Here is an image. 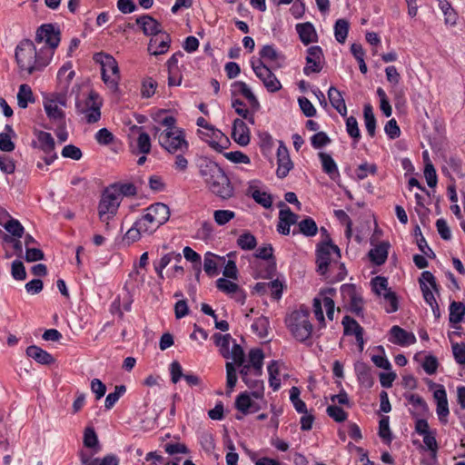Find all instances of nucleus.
<instances>
[{"mask_svg":"<svg viewBox=\"0 0 465 465\" xmlns=\"http://www.w3.org/2000/svg\"><path fill=\"white\" fill-rule=\"evenodd\" d=\"M200 175L208 189L223 200H228L234 195V187L224 171L213 161L201 160L199 163Z\"/></svg>","mask_w":465,"mask_h":465,"instance_id":"obj_1","label":"nucleus"},{"mask_svg":"<svg viewBox=\"0 0 465 465\" xmlns=\"http://www.w3.org/2000/svg\"><path fill=\"white\" fill-rule=\"evenodd\" d=\"M286 326L292 337L299 342L312 345L313 325L310 322V311L304 305L292 312L285 319Z\"/></svg>","mask_w":465,"mask_h":465,"instance_id":"obj_2","label":"nucleus"},{"mask_svg":"<svg viewBox=\"0 0 465 465\" xmlns=\"http://www.w3.org/2000/svg\"><path fill=\"white\" fill-rule=\"evenodd\" d=\"M15 59L21 70L33 74L42 70L48 62L37 55L35 46L31 40L25 39L20 42L15 50Z\"/></svg>","mask_w":465,"mask_h":465,"instance_id":"obj_3","label":"nucleus"},{"mask_svg":"<svg viewBox=\"0 0 465 465\" xmlns=\"http://www.w3.org/2000/svg\"><path fill=\"white\" fill-rule=\"evenodd\" d=\"M170 217L169 207L163 203H156L149 206L144 214L139 218L138 225L147 232L150 235L154 232L161 225L165 223Z\"/></svg>","mask_w":465,"mask_h":465,"instance_id":"obj_4","label":"nucleus"},{"mask_svg":"<svg viewBox=\"0 0 465 465\" xmlns=\"http://www.w3.org/2000/svg\"><path fill=\"white\" fill-rule=\"evenodd\" d=\"M159 144L170 153H185L189 150V143L185 139L183 129L163 130L158 135Z\"/></svg>","mask_w":465,"mask_h":465,"instance_id":"obj_5","label":"nucleus"},{"mask_svg":"<svg viewBox=\"0 0 465 465\" xmlns=\"http://www.w3.org/2000/svg\"><path fill=\"white\" fill-rule=\"evenodd\" d=\"M121 203L120 193L114 187L109 186L103 192L98 204V215L101 222L108 221L114 217Z\"/></svg>","mask_w":465,"mask_h":465,"instance_id":"obj_6","label":"nucleus"},{"mask_svg":"<svg viewBox=\"0 0 465 465\" xmlns=\"http://www.w3.org/2000/svg\"><path fill=\"white\" fill-rule=\"evenodd\" d=\"M341 257L340 249L337 245L333 244L331 240L321 243L317 249V272L324 275L329 265L333 262H336Z\"/></svg>","mask_w":465,"mask_h":465,"instance_id":"obj_7","label":"nucleus"},{"mask_svg":"<svg viewBox=\"0 0 465 465\" xmlns=\"http://www.w3.org/2000/svg\"><path fill=\"white\" fill-rule=\"evenodd\" d=\"M419 282L425 302L431 307L434 316L436 318H440V307L432 291L430 290L431 287L435 292H439V288L434 275L429 271H424L419 279Z\"/></svg>","mask_w":465,"mask_h":465,"instance_id":"obj_8","label":"nucleus"},{"mask_svg":"<svg viewBox=\"0 0 465 465\" xmlns=\"http://www.w3.org/2000/svg\"><path fill=\"white\" fill-rule=\"evenodd\" d=\"M102 64V79L112 90L116 91L120 81V71L116 60L110 54H104Z\"/></svg>","mask_w":465,"mask_h":465,"instance_id":"obj_9","label":"nucleus"},{"mask_svg":"<svg viewBox=\"0 0 465 465\" xmlns=\"http://www.w3.org/2000/svg\"><path fill=\"white\" fill-rule=\"evenodd\" d=\"M102 102L98 94L94 91L89 93L85 100L84 106H81L80 102H76V109L78 113L84 114L88 124H94L99 121L101 117L100 108Z\"/></svg>","mask_w":465,"mask_h":465,"instance_id":"obj_10","label":"nucleus"},{"mask_svg":"<svg viewBox=\"0 0 465 465\" xmlns=\"http://www.w3.org/2000/svg\"><path fill=\"white\" fill-rule=\"evenodd\" d=\"M199 137L206 142L213 150L221 153L223 149H226L230 143L227 136L212 125L206 131L198 130Z\"/></svg>","mask_w":465,"mask_h":465,"instance_id":"obj_11","label":"nucleus"},{"mask_svg":"<svg viewBox=\"0 0 465 465\" xmlns=\"http://www.w3.org/2000/svg\"><path fill=\"white\" fill-rule=\"evenodd\" d=\"M60 40V31L51 24L43 25L36 31L35 41L45 42L51 49L56 48Z\"/></svg>","mask_w":465,"mask_h":465,"instance_id":"obj_12","label":"nucleus"},{"mask_svg":"<svg viewBox=\"0 0 465 465\" xmlns=\"http://www.w3.org/2000/svg\"><path fill=\"white\" fill-rule=\"evenodd\" d=\"M307 53V64L303 68L304 74L309 75L311 73H320L322 69V60L323 57L322 48L318 45H313L308 48Z\"/></svg>","mask_w":465,"mask_h":465,"instance_id":"obj_13","label":"nucleus"},{"mask_svg":"<svg viewBox=\"0 0 465 465\" xmlns=\"http://www.w3.org/2000/svg\"><path fill=\"white\" fill-rule=\"evenodd\" d=\"M277 163L276 174L281 179L285 178L293 168V163L291 160L289 151L282 142H280L277 149Z\"/></svg>","mask_w":465,"mask_h":465,"instance_id":"obj_14","label":"nucleus"},{"mask_svg":"<svg viewBox=\"0 0 465 465\" xmlns=\"http://www.w3.org/2000/svg\"><path fill=\"white\" fill-rule=\"evenodd\" d=\"M341 292L344 297H349L351 312L357 316L362 315L363 300L361 296L357 293L355 285L343 284L341 287Z\"/></svg>","mask_w":465,"mask_h":465,"instance_id":"obj_15","label":"nucleus"},{"mask_svg":"<svg viewBox=\"0 0 465 465\" xmlns=\"http://www.w3.org/2000/svg\"><path fill=\"white\" fill-rule=\"evenodd\" d=\"M170 35L167 33L163 32L157 35L152 36L148 44V52L152 55L165 54L170 47Z\"/></svg>","mask_w":465,"mask_h":465,"instance_id":"obj_16","label":"nucleus"},{"mask_svg":"<svg viewBox=\"0 0 465 465\" xmlns=\"http://www.w3.org/2000/svg\"><path fill=\"white\" fill-rule=\"evenodd\" d=\"M341 323L344 329L345 335H354L356 341L361 351L363 350V328L351 316L346 315L343 317Z\"/></svg>","mask_w":465,"mask_h":465,"instance_id":"obj_17","label":"nucleus"},{"mask_svg":"<svg viewBox=\"0 0 465 465\" xmlns=\"http://www.w3.org/2000/svg\"><path fill=\"white\" fill-rule=\"evenodd\" d=\"M434 391V399L437 402L436 412L439 420L441 423L446 424L448 422V416L450 414L447 393L442 385Z\"/></svg>","mask_w":465,"mask_h":465,"instance_id":"obj_18","label":"nucleus"},{"mask_svg":"<svg viewBox=\"0 0 465 465\" xmlns=\"http://www.w3.org/2000/svg\"><path fill=\"white\" fill-rule=\"evenodd\" d=\"M82 465H118L119 459L114 454H108L103 459L94 458V453H88L84 450L79 451Z\"/></svg>","mask_w":465,"mask_h":465,"instance_id":"obj_19","label":"nucleus"},{"mask_svg":"<svg viewBox=\"0 0 465 465\" xmlns=\"http://www.w3.org/2000/svg\"><path fill=\"white\" fill-rule=\"evenodd\" d=\"M232 95L235 96L240 94L244 96L248 100L252 112H257L260 109V103L258 99L244 82H234L232 84Z\"/></svg>","mask_w":465,"mask_h":465,"instance_id":"obj_20","label":"nucleus"},{"mask_svg":"<svg viewBox=\"0 0 465 465\" xmlns=\"http://www.w3.org/2000/svg\"><path fill=\"white\" fill-rule=\"evenodd\" d=\"M216 287L226 294L232 295V297L241 303L245 301V293L240 289L239 285L225 278H219L216 281Z\"/></svg>","mask_w":465,"mask_h":465,"instance_id":"obj_21","label":"nucleus"},{"mask_svg":"<svg viewBox=\"0 0 465 465\" xmlns=\"http://www.w3.org/2000/svg\"><path fill=\"white\" fill-rule=\"evenodd\" d=\"M232 137L241 146L250 143V130L242 119L237 118L233 121Z\"/></svg>","mask_w":465,"mask_h":465,"instance_id":"obj_22","label":"nucleus"},{"mask_svg":"<svg viewBox=\"0 0 465 465\" xmlns=\"http://www.w3.org/2000/svg\"><path fill=\"white\" fill-rule=\"evenodd\" d=\"M390 333L391 336L390 341L394 344L406 346L416 342V337L413 333L408 332L398 325L392 326Z\"/></svg>","mask_w":465,"mask_h":465,"instance_id":"obj_23","label":"nucleus"},{"mask_svg":"<svg viewBox=\"0 0 465 465\" xmlns=\"http://www.w3.org/2000/svg\"><path fill=\"white\" fill-rule=\"evenodd\" d=\"M44 108L50 121L56 124L57 127L65 125V114L61 106L53 104L52 101L45 99Z\"/></svg>","mask_w":465,"mask_h":465,"instance_id":"obj_24","label":"nucleus"},{"mask_svg":"<svg viewBox=\"0 0 465 465\" xmlns=\"http://www.w3.org/2000/svg\"><path fill=\"white\" fill-rule=\"evenodd\" d=\"M136 24L140 25L145 35L154 36L163 33L161 24L151 15H145L138 17Z\"/></svg>","mask_w":465,"mask_h":465,"instance_id":"obj_25","label":"nucleus"},{"mask_svg":"<svg viewBox=\"0 0 465 465\" xmlns=\"http://www.w3.org/2000/svg\"><path fill=\"white\" fill-rule=\"evenodd\" d=\"M235 407L242 414L254 413L258 411L260 405L252 400L248 392H242L235 400Z\"/></svg>","mask_w":465,"mask_h":465,"instance_id":"obj_26","label":"nucleus"},{"mask_svg":"<svg viewBox=\"0 0 465 465\" xmlns=\"http://www.w3.org/2000/svg\"><path fill=\"white\" fill-rule=\"evenodd\" d=\"M35 134L37 138V143H33L34 147H36L43 151L45 154L54 153L55 148V142L50 133L45 131H35Z\"/></svg>","mask_w":465,"mask_h":465,"instance_id":"obj_27","label":"nucleus"},{"mask_svg":"<svg viewBox=\"0 0 465 465\" xmlns=\"http://www.w3.org/2000/svg\"><path fill=\"white\" fill-rule=\"evenodd\" d=\"M25 353L29 358H32L42 365H51L55 361L53 355L36 345L28 346L25 350Z\"/></svg>","mask_w":465,"mask_h":465,"instance_id":"obj_28","label":"nucleus"},{"mask_svg":"<svg viewBox=\"0 0 465 465\" xmlns=\"http://www.w3.org/2000/svg\"><path fill=\"white\" fill-rule=\"evenodd\" d=\"M405 398L408 400L409 403L411 404L414 408L413 411H411V413L413 417H424L429 413V406L426 401L418 394H408L405 395Z\"/></svg>","mask_w":465,"mask_h":465,"instance_id":"obj_29","label":"nucleus"},{"mask_svg":"<svg viewBox=\"0 0 465 465\" xmlns=\"http://www.w3.org/2000/svg\"><path fill=\"white\" fill-rule=\"evenodd\" d=\"M297 33L299 34L301 41L304 45L317 41V34L314 26L310 22L298 24L296 25Z\"/></svg>","mask_w":465,"mask_h":465,"instance_id":"obj_30","label":"nucleus"},{"mask_svg":"<svg viewBox=\"0 0 465 465\" xmlns=\"http://www.w3.org/2000/svg\"><path fill=\"white\" fill-rule=\"evenodd\" d=\"M390 244L382 242L369 252L370 260L376 265L383 264L388 257Z\"/></svg>","mask_w":465,"mask_h":465,"instance_id":"obj_31","label":"nucleus"},{"mask_svg":"<svg viewBox=\"0 0 465 465\" xmlns=\"http://www.w3.org/2000/svg\"><path fill=\"white\" fill-rule=\"evenodd\" d=\"M84 445L85 448L89 449V450H86L88 453H94V455H95L100 451L101 445L99 444L98 437L94 428L87 427L84 430Z\"/></svg>","mask_w":465,"mask_h":465,"instance_id":"obj_32","label":"nucleus"},{"mask_svg":"<svg viewBox=\"0 0 465 465\" xmlns=\"http://www.w3.org/2000/svg\"><path fill=\"white\" fill-rule=\"evenodd\" d=\"M328 98L330 100L331 104L337 110V112L341 116H346L347 107L341 92L335 87L331 86L328 90Z\"/></svg>","mask_w":465,"mask_h":465,"instance_id":"obj_33","label":"nucleus"},{"mask_svg":"<svg viewBox=\"0 0 465 465\" xmlns=\"http://www.w3.org/2000/svg\"><path fill=\"white\" fill-rule=\"evenodd\" d=\"M263 359L264 354L262 349L254 348L249 351V364L252 367L255 376L262 374Z\"/></svg>","mask_w":465,"mask_h":465,"instance_id":"obj_34","label":"nucleus"},{"mask_svg":"<svg viewBox=\"0 0 465 465\" xmlns=\"http://www.w3.org/2000/svg\"><path fill=\"white\" fill-rule=\"evenodd\" d=\"M319 158L322 162V170L331 179H335L340 175L338 167L332 157L323 152L319 153Z\"/></svg>","mask_w":465,"mask_h":465,"instance_id":"obj_35","label":"nucleus"},{"mask_svg":"<svg viewBox=\"0 0 465 465\" xmlns=\"http://www.w3.org/2000/svg\"><path fill=\"white\" fill-rule=\"evenodd\" d=\"M298 226L299 230L297 232L295 230L292 231L293 235L297 233H302L307 237H312L317 234L318 226L315 221L311 217H307L299 222Z\"/></svg>","mask_w":465,"mask_h":465,"instance_id":"obj_36","label":"nucleus"},{"mask_svg":"<svg viewBox=\"0 0 465 465\" xmlns=\"http://www.w3.org/2000/svg\"><path fill=\"white\" fill-rule=\"evenodd\" d=\"M232 107L239 116L247 120L251 124H254V112H252V109H247L245 104L242 100L237 98L232 99Z\"/></svg>","mask_w":465,"mask_h":465,"instance_id":"obj_37","label":"nucleus"},{"mask_svg":"<svg viewBox=\"0 0 465 465\" xmlns=\"http://www.w3.org/2000/svg\"><path fill=\"white\" fill-rule=\"evenodd\" d=\"M363 117L365 122L366 130L371 137L375 135L376 119L373 114L372 106L370 104L364 105Z\"/></svg>","mask_w":465,"mask_h":465,"instance_id":"obj_38","label":"nucleus"},{"mask_svg":"<svg viewBox=\"0 0 465 465\" xmlns=\"http://www.w3.org/2000/svg\"><path fill=\"white\" fill-rule=\"evenodd\" d=\"M465 315V306L460 302H452L450 305L449 320L451 323H460Z\"/></svg>","mask_w":465,"mask_h":465,"instance_id":"obj_39","label":"nucleus"},{"mask_svg":"<svg viewBox=\"0 0 465 465\" xmlns=\"http://www.w3.org/2000/svg\"><path fill=\"white\" fill-rule=\"evenodd\" d=\"M18 105L25 109L27 107L28 103L34 102V94L31 87L28 84H21L17 94Z\"/></svg>","mask_w":465,"mask_h":465,"instance_id":"obj_40","label":"nucleus"},{"mask_svg":"<svg viewBox=\"0 0 465 465\" xmlns=\"http://www.w3.org/2000/svg\"><path fill=\"white\" fill-rule=\"evenodd\" d=\"M214 342L216 346L219 347L220 352L223 355V357L228 359L230 358V341L232 340V337L230 334H221V333H215L213 335Z\"/></svg>","mask_w":465,"mask_h":465,"instance_id":"obj_41","label":"nucleus"},{"mask_svg":"<svg viewBox=\"0 0 465 465\" xmlns=\"http://www.w3.org/2000/svg\"><path fill=\"white\" fill-rule=\"evenodd\" d=\"M349 32V23L345 19H338L334 25V35L336 40L343 44Z\"/></svg>","mask_w":465,"mask_h":465,"instance_id":"obj_42","label":"nucleus"},{"mask_svg":"<svg viewBox=\"0 0 465 465\" xmlns=\"http://www.w3.org/2000/svg\"><path fill=\"white\" fill-rule=\"evenodd\" d=\"M144 234H147V232L140 228L138 221L136 220L134 225L124 234V241L130 244L140 240Z\"/></svg>","mask_w":465,"mask_h":465,"instance_id":"obj_43","label":"nucleus"},{"mask_svg":"<svg viewBox=\"0 0 465 465\" xmlns=\"http://www.w3.org/2000/svg\"><path fill=\"white\" fill-rule=\"evenodd\" d=\"M439 5H440V8L441 9L443 15H445V24L450 25H456L458 15L456 14V12L454 11V9L450 5V3H448L445 0H443V1L440 0L439 3Z\"/></svg>","mask_w":465,"mask_h":465,"instance_id":"obj_44","label":"nucleus"},{"mask_svg":"<svg viewBox=\"0 0 465 465\" xmlns=\"http://www.w3.org/2000/svg\"><path fill=\"white\" fill-rule=\"evenodd\" d=\"M126 391V387L124 385H117L114 388V391L109 393L104 401V407L107 410L112 409L114 404L118 401L120 397Z\"/></svg>","mask_w":465,"mask_h":465,"instance_id":"obj_45","label":"nucleus"},{"mask_svg":"<svg viewBox=\"0 0 465 465\" xmlns=\"http://www.w3.org/2000/svg\"><path fill=\"white\" fill-rule=\"evenodd\" d=\"M389 420V416H383L379 422V436L388 444L392 440Z\"/></svg>","mask_w":465,"mask_h":465,"instance_id":"obj_46","label":"nucleus"},{"mask_svg":"<svg viewBox=\"0 0 465 465\" xmlns=\"http://www.w3.org/2000/svg\"><path fill=\"white\" fill-rule=\"evenodd\" d=\"M237 244L242 250L251 251L256 247L257 242L252 233L245 232L237 239Z\"/></svg>","mask_w":465,"mask_h":465,"instance_id":"obj_47","label":"nucleus"},{"mask_svg":"<svg viewBox=\"0 0 465 465\" xmlns=\"http://www.w3.org/2000/svg\"><path fill=\"white\" fill-rule=\"evenodd\" d=\"M372 291L378 295L382 296L384 292H390L388 280L383 276H376L371 280Z\"/></svg>","mask_w":465,"mask_h":465,"instance_id":"obj_48","label":"nucleus"},{"mask_svg":"<svg viewBox=\"0 0 465 465\" xmlns=\"http://www.w3.org/2000/svg\"><path fill=\"white\" fill-rule=\"evenodd\" d=\"M183 256L184 258L194 263V269L196 270V277L199 278L201 273V256L196 252H194L191 247H184L183 249Z\"/></svg>","mask_w":465,"mask_h":465,"instance_id":"obj_49","label":"nucleus"},{"mask_svg":"<svg viewBox=\"0 0 465 465\" xmlns=\"http://www.w3.org/2000/svg\"><path fill=\"white\" fill-rule=\"evenodd\" d=\"M251 64L256 76L263 83L265 78H267L272 73L271 69H269L262 60H252Z\"/></svg>","mask_w":465,"mask_h":465,"instance_id":"obj_50","label":"nucleus"},{"mask_svg":"<svg viewBox=\"0 0 465 465\" xmlns=\"http://www.w3.org/2000/svg\"><path fill=\"white\" fill-rule=\"evenodd\" d=\"M216 256L212 252H207L204 256L203 270L211 277L218 273V265L214 258Z\"/></svg>","mask_w":465,"mask_h":465,"instance_id":"obj_51","label":"nucleus"},{"mask_svg":"<svg viewBox=\"0 0 465 465\" xmlns=\"http://www.w3.org/2000/svg\"><path fill=\"white\" fill-rule=\"evenodd\" d=\"M280 205L284 208L280 210L279 220L289 223L291 225L296 224L298 223L299 215L292 212L284 203L282 202Z\"/></svg>","mask_w":465,"mask_h":465,"instance_id":"obj_52","label":"nucleus"},{"mask_svg":"<svg viewBox=\"0 0 465 465\" xmlns=\"http://www.w3.org/2000/svg\"><path fill=\"white\" fill-rule=\"evenodd\" d=\"M260 59L259 60H268V61H277L281 58H283L282 54H280L275 48L271 45H264L260 50Z\"/></svg>","mask_w":465,"mask_h":465,"instance_id":"obj_53","label":"nucleus"},{"mask_svg":"<svg viewBox=\"0 0 465 465\" xmlns=\"http://www.w3.org/2000/svg\"><path fill=\"white\" fill-rule=\"evenodd\" d=\"M252 197L257 203L261 204L264 208H270L272 204V196L265 192H261L257 189L253 190L252 192Z\"/></svg>","mask_w":465,"mask_h":465,"instance_id":"obj_54","label":"nucleus"},{"mask_svg":"<svg viewBox=\"0 0 465 465\" xmlns=\"http://www.w3.org/2000/svg\"><path fill=\"white\" fill-rule=\"evenodd\" d=\"M235 217V213L230 210H216L213 219L218 225H224Z\"/></svg>","mask_w":465,"mask_h":465,"instance_id":"obj_55","label":"nucleus"},{"mask_svg":"<svg viewBox=\"0 0 465 465\" xmlns=\"http://www.w3.org/2000/svg\"><path fill=\"white\" fill-rule=\"evenodd\" d=\"M346 131L348 134L358 142L361 138V133L358 126L357 119L354 116H350L346 120Z\"/></svg>","mask_w":465,"mask_h":465,"instance_id":"obj_56","label":"nucleus"},{"mask_svg":"<svg viewBox=\"0 0 465 465\" xmlns=\"http://www.w3.org/2000/svg\"><path fill=\"white\" fill-rule=\"evenodd\" d=\"M384 302L389 303V306H385V310L388 313L395 312L399 309V301L396 293L391 290L384 292L382 295Z\"/></svg>","mask_w":465,"mask_h":465,"instance_id":"obj_57","label":"nucleus"},{"mask_svg":"<svg viewBox=\"0 0 465 465\" xmlns=\"http://www.w3.org/2000/svg\"><path fill=\"white\" fill-rule=\"evenodd\" d=\"M327 414L336 422H343L347 420L348 414L339 406L330 405L326 410Z\"/></svg>","mask_w":465,"mask_h":465,"instance_id":"obj_58","label":"nucleus"},{"mask_svg":"<svg viewBox=\"0 0 465 465\" xmlns=\"http://www.w3.org/2000/svg\"><path fill=\"white\" fill-rule=\"evenodd\" d=\"M111 186L114 187L117 192H119L121 200L123 199V196H134L137 193L136 187L132 183H114Z\"/></svg>","mask_w":465,"mask_h":465,"instance_id":"obj_59","label":"nucleus"},{"mask_svg":"<svg viewBox=\"0 0 465 465\" xmlns=\"http://www.w3.org/2000/svg\"><path fill=\"white\" fill-rule=\"evenodd\" d=\"M355 173L358 179L363 180L368 176V173L374 175L377 173V165L374 163H363L358 166Z\"/></svg>","mask_w":465,"mask_h":465,"instance_id":"obj_60","label":"nucleus"},{"mask_svg":"<svg viewBox=\"0 0 465 465\" xmlns=\"http://www.w3.org/2000/svg\"><path fill=\"white\" fill-rule=\"evenodd\" d=\"M226 387L229 392L232 391L237 382L236 370L232 362H226Z\"/></svg>","mask_w":465,"mask_h":465,"instance_id":"obj_61","label":"nucleus"},{"mask_svg":"<svg viewBox=\"0 0 465 465\" xmlns=\"http://www.w3.org/2000/svg\"><path fill=\"white\" fill-rule=\"evenodd\" d=\"M137 146L141 153L147 154L151 152V139L147 133L140 132L137 138Z\"/></svg>","mask_w":465,"mask_h":465,"instance_id":"obj_62","label":"nucleus"},{"mask_svg":"<svg viewBox=\"0 0 465 465\" xmlns=\"http://www.w3.org/2000/svg\"><path fill=\"white\" fill-rule=\"evenodd\" d=\"M4 227L14 237L21 238L24 233V227L15 219L9 220Z\"/></svg>","mask_w":465,"mask_h":465,"instance_id":"obj_63","label":"nucleus"},{"mask_svg":"<svg viewBox=\"0 0 465 465\" xmlns=\"http://www.w3.org/2000/svg\"><path fill=\"white\" fill-rule=\"evenodd\" d=\"M11 273L14 279L17 281H24L26 278V271L23 262L15 260L12 262Z\"/></svg>","mask_w":465,"mask_h":465,"instance_id":"obj_64","label":"nucleus"}]
</instances>
